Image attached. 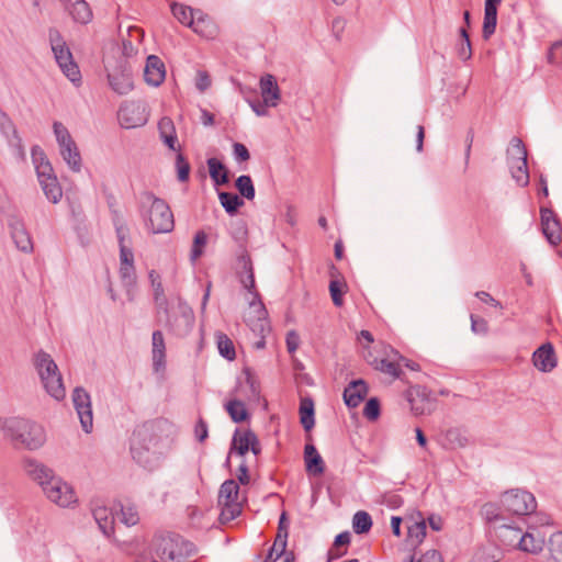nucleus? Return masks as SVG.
I'll use <instances>...</instances> for the list:
<instances>
[{"label": "nucleus", "mask_w": 562, "mask_h": 562, "mask_svg": "<svg viewBox=\"0 0 562 562\" xmlns=\"http://www.w3.org/2000/svg\"><path fill=\"white\" fill-rule=\"evenodd\" d=\"M548 61L562 67V41L553 43L548 52Z\"/></svg>", "instance_id": "53"}, {"label": "nucleus", "mask_w": 562, "mask_h": 562, "mask_svg": "<svg viewBox=\"0 0 562 562\" xmlns=\"http://www.w3.org/2000/svg\"><path fill=\"white\" fill-rule=\"evenodd\" d=\"M95 522L102 533L110 538L114 533V517L112 512L104 506H100L92 512Z\"/></svg>", "instance_id": "31"}, {"label": "nucleus", "mask_w": 562, "mask_h": 562, "mask_svg": "<svg viewBox=\"0 0 562 562\" xmlns=\"http://www.w3.org/2000/svg\"><path fill=\"white\" fill-rule=\"evenodd\" d=\"M23 470L42 490L56 476L50 468L33 458L23 460Z\"/></svg>", "instance_id": "18"}, {"label": "nucleus", "mask_w": 562, "mask_h": 562, "mask_svg": "<svg viewBox=\"0 0 562 562\" xmlns=\"http://www.w3.org/2000/svg\"><path fill=\"white\" fill-rule=\"evenodd\" d=\"M216 345L218 353L228 361L236 358V351L233 340L224 333H216Z\"/></svg>", "instance_id": "39"}, {"label": "nucleus", "mask_w": 562, "mask_h": 562, "mask_svg": "<svg viewBox=\"0 0 562 562\" xmlns=\"http://www.w3.org/2000/svg\"><path fill=\"white\" fill-rule=\"evenodd\" d=\"M155 443L153 436L145 429L135 431L131 442L133 459L149 471L158 468L160 462V454L153 449Z\"/></svg>", "instance_id": "6"}, {"label": "nucleus", "mask_w": 562, "mask_h": 562, "mask_svg": "<svg viewBox=\"0 0 562 562\" xmlns=\"http://www.w3.org/2000/svg\"><path fill=\"white\" fill-rule=\"evenodd\" d=\"M0 128L5 135L16 133L14 123L2 110L0 111Z\"/></svg>", "instance_id": "61"}, {"label": "nucleus", "mask_w": 562, "mask_h": 562, "mask_svg": "<svg viewBox=\"0 0 562 562\" xmlns=\"http://www.w3.org/2000/svg\"><path fill=\"white\" fill-rule=\"evenodd\" d=\"M259 86L261 97L266 105H270L272 108L277 106L280 101L281 94L274 76L268 74L261 77Z\"/></svg>", "instance_id": "25"}, {"label": "nucleus", "mask_w": 562, "mask_h": 562, "mask_svg": "<svg viewBox=\"0 0 562 562\" xmlns=\"http://www.w3.org/2000/svg\"><path fill=\"white\" fill-rule=\"evenodd\" d=\"M532 363L541 372H551L558 364L553 345L546 342L532 353Z\"/></svg>", "instance_id": "20"}, {"label": "nucleus", "mask_w": 562, "mask_h": 562, "mask_svg": "<svg viewBox=\"0 0 562 562\" xmlns=\"http://www.w3.org/2000/svg\"><path fill=\"white\" fill-rule=\"evenodd\" d=\"M238 262L241 266V270L238 272L239 280L243 286L254 296L250 302L251 306H258L261 314H266V308L260 300V295L256 290L254 267L248 254H243L238 257Z\"/></svg>", "instance_id": "15"}, {"label": "nucleus", "mask_w": 562, "mask_h": 562, "mask_svg": "<svg viewBox=\"0 0 562 562\" xmlns=\"http://www.w3.org/2000/svg\"><path fill=\"white\" fill-rule=\"evenodd\" d=\"M346 283L339 280H330L329 293L335 306L340 307L344 305V294L346 292Z\"/></svg>", "instance_id": "47"}, {"label": "nucleus", "mask_w": 562, "mask_h": 562, "mask_svg": "<svg viewBox=\"0 0 562 562\" xmlns=\"http://www.w3.org/2000/svg\"><path fill=\"white\" fill-rule=\"evenodd\" d=\"M471 329L474 334L477 335H485L488 331V324L487 322L479 316H475L474 314H471Z\"/></svg>", "instance_id": "59"}, {"label": "nucleus", "mask_w": 562, "mask_h": 562, "mask_svg": "<svg viewBox=\"0 0 562 562\" xmlns=\"http://www.w3.org/2000/svg\"><path fill=\"white\" fill-rule=\"evenodd\" d=\"M426 537V521L425 519H420L419 521H415L407 528V539L406 542L408 546L416 548L418 547Z\"/></svg>", "instance_id": "35"}, {"label": "nucleus", "mask_w": 562, "mask_h": 562, "mask_svg": "<svg viewBox=\"0 0 562 562\" xmlns=\"http://www.w3.org/2000/svg\"><path fill=\"white\" fill-rule=\"evenodd\" d=\"M207 244V235L204 231H198L193 238L191 247L190 259L196 261L204 252V248Z\"/></svg>", "instance_id": "46"}, {"label": "nucleus", "mask_w": 562, "mask_h": 562, "mask_svg": "<svg viewBox=\"0 0 562 562\" xmlns=\"http://www.w3.org/2000/svg\"><path fill=\"white\" fill-rule=\"evenodd\" d=\"M304 462L305 470L310 475L319 476L325 471L324 460L312 443H306L304 447Z\"/></svg>", "instance_id": "26"}, {"label": "nucleus", "mask_w": 562, "mask_h": 562, "mask_svg": "<svg viewBox=\"0 0 562 562\" xmlns=\"http://www.w3.org/2000/svg\"><path fill=\"white\" fill-rule=\"evenodd\" d=\"M376 369L385 374H389L393 379L400 378L402 373L400 363L390 359H381L378 361Z\"/></svg>", "instance_id": "48"}, {"label": "nucleus", "mask_w": 562, "mask_h": 562, "mask_svg": "<svg viewBox=\"0 0 562 562\" xmlns=\"http://www.w3.org/2000/svg\"><path fill=\"white\" fill-rule=\"evenodd\" d=\"M34 367L46 393L56 401H63L66 397V389L52 356L40 350L34 356Z\"/></svg>", "instance_id": "3"}, {"label": "nucleus", "mask_w": 562, "mask_h": 562, "mask_svg": "<svg viewBox=\"0 0 562 562\" xmlns=\"http://www.w3.org/2000/svg\"><path fill=\"white\" fill-rule=\"evenodd\" d=\"M207 167L210 177L216 186H224L228 183V171L226 167L217 158H209Z\"/></svg>", "instance_id": "34"}, {"label": "nucleus", "mask_w": 562, "mask_h": 562, "mask_svg": "<svg viewBox=\"0 0 562 562\" xmlns=\"http://www.w3.org/2000/svg\"><path fill=\"white\" fill-rule=\"evenodd\" d=\"M502 510V505L488 502L481 507L480 513L487 522H496L503 519Z\"/></svg>", "instance_id": "45"}, {"label": "nucleus", "mask_w": 562, "mask_h": 562, "mask_svg": "<svg viewBox=\"0 0 562 562\" xmlns=\"http://www.w3.org/2000/svg\"><path fill=\"white\" fill-rule=\"evenodd\" d=\"M140 211L145 226L150 233L166 234L173 231L175 220L169 205L153 192L142 193Z\"/></svg>", "instance_id": "2"}, {"label": "nucleus", "mask_w": 562, "mask_h": 562, "mask_svg": "<svg viewBox=\"0 0 562 562\" xmlns=\"http://www.w3.org/2000/svg\"><path fill=\"white\" fill-rule=\"evenodd\" d=\"M549 551L555 562H562V531H557L549 539Z\"/></svg>", "instance_id": "50"}, {"label": "nucleus", "mask_w": 562, "mask_h": 562, "mask_svg": "<svg viewBox=\"0 0 562 562\" xmlns=\"http://www.w3.org/2000/svg\"><path fill=\"white\" fill-rule=\"evenodd\" d=\"M194 435L198 441L203 442L209 436V427L206 422L200 417L194 427Z\"/></svg>", "instance_id": "60"}, {"label": "nucleus", "mask_w": 562, "mask_h": 562, "mask_svg": "<svg viewBox=\"0 0 562 562\" xmlns=\"http://www.w3.org/2000/svg\"><path fill=\"white\" fill-rule=\"evenodd\" d=\"M171 12L181 24L192 27V30L201 36L211 38L216 33V27L213 22L203 16L201 12H194L190 7L172 3Z\"/></svg>", "instance_id": "8"}, {"label": "nucleus", "mask_w": 562, "mask_h": 562, "mask_svg": "<svg viewBox=\"0 0 562 562\" xmlns=\"http://www.w3.org/2000/svg\"><path fill=\"white\" fill-rule=\"evenodd\" d=\"M226 409L234 423H241L248 418L245 404L238 400L229 401L226 404Z\"/></svg>", "instance_id": "44"}, {"label": "nucleus", "mask_w": 562, "mask_h": 562, "mask_svg": "<svg viewBox=\"0 0 562 562\" xmlns=\"http://www.w3.org/2000/svg\"><path fill=\"white\" fill-rule=\"evenodd\" d=\"M265 315L259 312L257 322L249 325L251 330L259 335V338L254 342L256 349H263L266 347V334L270 331L269 322Z\"/></svg>", "instance_id": "38"}, {"label": "nucleus", "mask_w": 562, "mask_h": 562, "mask_svg": "<svg viewBox=\"0 0 562 562\" xmlns=\"http://www.w3.org/2000/svg\"><path fill=\"white\" fill-rule=\"evenodd\" d=\"M117 119L123 128L143 126L147 122L145 106L137 101H126L120 106Z\"/></svg>", "instance_id": "16"}, {"label": "nucleus", "mask_w": 562, "mask_h": 562, "mask_svg": "<svg viewBox=\"0 0 562 562\" xmlns=\"http://www.w3.org/2000/svg\"><path fill=\"white\" fill-rule=\"evenodd\" d=\"M510 172L517 184L526 187L529 183V172L526 159H513L510 161Z\"/></svg>", "instance_id": "37"}, {"label": "nucleus", "mask_w": 562, "mask_h": 562, "mask_svg": "<svg viewBox=\"0 0 562 562\" xmlns=\"http://www.w3.org/2000/svg\"><path fill=\"white\" fill-rule=\"evenodd\" d=\"M239 494V485L233 480H226L220 487V503L224 505L221 516L227 520H233L240 515V505L237 502Z\"/></svg>", "instance_id": "11"}, {"label": "nucleus", "mask_w": 562, "mask_h": 562, "mask_svg": "<svg viewBox=\"0 0 562 562\" xmlns=\"http://www.w3.org/2000/svg\"><path fill=\"white\" fill-rule=\"evenodd\" d=\"M74 407L79 417L82 429L89 434L93 427V414L90 394L81 386H77L71 395Z\"/></svg>", "instance_id": "14"}, {"label": "nucleus", "mask_w": 562, "mask_h": 562, "mask_svg": "<svg viewBox=\"0 0 562 562\" xmlns=\"http://www.w3.org/2000/svg\"><path fill=\"white\" fill-rule=\"evenodd\" d=\"M363 415L369 420H375L380 416V402L378 398H370L363 408Z\"/></svg>", "instance_id": "54"}, {"label": "nucleus", "mask_w": 562, "mask_h": 562, "mask_svg": "<svg viewBox=\"0 0 562 562\" xmlns=\"http://www.w3.org/2000/svg\"><path fill=\"white\" fill-rule=\"evenodd\" d=\"M300 422L306 431L315 425L314 403L310 397L303 398L300 403Z\"/></svg>", "instance_id": "36"}, {"label": "nucleus", "mask_w": 562, "mask_h": 562, "mask_svg": "<svg viewBox=\"0 0 562 562\" xmlns=\"http://www.w3.org/2000/svg\"><path fill=\"white\" fill-rule=\"evenodd\" d=\"M119 274L122 284L127 289V291L135 289L137 284V276L134 266V254L132 249H122V254H120Z\"/></svg>", "instance_id": "19"}, {"label": "nucleus", "mask_w": 562, "mask_h": 562, "mask_svg": "<svg viewBox=\"0 0 562 562\" xmlns=\"http://www.w3.org/2000/svg\"><path fill=\"white\" fill-rule=\"evenodd\" d=\"M372 524L370 514L364 510L357 512L352 517V529L357 535L370 531Z\"/></svg>", "instance_id": "42"}, {"label": "nucleus", "mask_w": 562, "mask_h": 562, "mask_svg": "<svg viewBox=\"0 0 562 562\" xmlns=\"http://www.w3.org/2000/svg\"><path fill=\"white\" fill-rule=\"evenodd\" d=\"M233 154L237 161H247L250 158L247 147L241 143L233 144Z\"/></svg>", "instance_id": "62"}, {"label": "nucleus", "mask_w": 562, "mask_h": 562, "mask_svg": "<svg viewBox=\"0 0 562 562\" xmlns=\"http://www.w3.org/2000/svg\"><path fill=\"white\" fill-rule=\"evenodd\" d=\"M368 393L367 383L359 379L350 382L344 390L345 404L350 408H356L364 400Z\"/></svg>", "instance_id": "24"}, {"label": "nucleus", "mask_w": 562, "mask_h": 562, "mask_svg": "<svg viewBox=\"0 0 562 562\" xmlns=\"http://www.w3.org/2000/svg\"><path fill=\"white\" fill-rule=\"evenodd\" d=\"M501 504L504 512L518 516L529 515L537 507L535 496L530 492L519 488L505 492L502 495Z\"/></svg>", "instance_id": "10"}, {"label": "nucleus", "mask_w": 562, "mask_h": 562, "mask_svg": "<svg viewBox=\"0 0 562 562\" xmlns=\"http://www.w3.org/2000/svg\"><path fill=\"white\" fill-rule=\"evenodd\" d=\"M195 86L201 92L210 88L211 78L206 71H198Z\"/></svg>", "instance_id": "64"}, {"label": "nucleus", "mask_w": 562, "mask_h": 562, "mask_svg": "<svg viewBox=\"0 0 562 562\" xmlns=\"http://www.w3.org/2000/svg\"><path fill=\"white\" fill-rule=\"evenodd\" d=\"M405 398L416 416L430 414L435 407L430 391L422 385L409 386L405 392Z\"/></svg>", "instance_id": "12"}, {"label": "nucleus", "mask_w": 562, "mask_h": 562, "mask_svg": "<svg viewBox=\"0 0 562 562\" xmlns=\"http://www.w3.org/2000/svg\"><path fill=\"white\" fill-rule=\"evenodd\" d=\"M43 492L52 503L60 507H68L77 502L74 488L58 476H55Z\"/></svg>", "instance_id": "13"}, {"label": "nucleus", "mask_w": 562, "mask_h": 562, "mask_svg": "<svg viewBox=\"0 0 562 562\" xmlns=\"http://www.w3.org/2000/svg\"><path fill=\"white\" fill-rule=\"evenodd\" d=\"M31 156L46 199L54 204L58 203L63 198V189L44 150L40 146H33Z\"/></svg>", "instance_id": "4"}, {"label": "nucleus", "mask_w": 562, "mask_h": 562, "mask_svg": "<svg viewBox=\"0 0 562 562\" xmlns=\"http://www.w3.org/2000/svg\"><path fill=\"white\" fill-rule=\"evenodd\" d=\"M510 150L514 156L513 159H526L527 150L522 140L518 137H513L510 140Z\"/></svg>", "instance_id": "58"}, {"label": "nucleus", "mask_w": 562, "mask_h": 562, "mask_svg": "<svg viewBox=\"0 0 562 562\" xmlns=\"http://www.w3.org/2000/svg\"><path fill=\"white\" fill-rule=\"evenodd\" d=\"M158 131L160 138L169 135H177L176 127L170 117L164 116L158 122Z\"/></svg>", "instance_id": "56"}, {"label": "nucleus", "mask_w": 562, "mask_h": 562, "mask_svg": "<svg viewBox=\"0 0 562 562\" xmlns=\"http://www.w3.org/2000/svg\"><path fill=\"white\" fill-rule=\"evenodd\" d=\"M235 187L243 198L247 200L255 199L256 190L250 176H239L235 181Z\"/></svg>", "instance_id": "43"}, {"label": "nucleus", "mask_w": 562, "mask_h": 562, "mask_svg": "<svg viewBox=\"0 0 562 562\" xmlns=\"http://www.w3.org/2000/svg\"><path fill=\"white\" fill-rule=\"evenodd\" d=\"M289 526L286 513L282 512L278 524L277 544L281 543L283 548H286L288 544Z\"/></svg>", "instance_id": "51"}, {"label": "nucleus", "mask_w": 562, "mask_h": 562, "mask_svg": "<svg viewBox=\"0 0 562 562\" xmlns=\"http://www.w3.org/2000/svg\"><path fill=\"white\" fill-rule=\"evenodd\" d=\"M121 514H122V522L128 527L135 526L139 520L137 510L132 506L122 507Z\"/></svg>", "instance_id": "55"}, {"label": "nucleus", "mask_w": 562, "mask_h": 562, "mask_svg": "<svg viewBox=\"0 0 562 562\" xmlns=\"http://www.w3.org/2000/svg\"><path fill=\"white\" fill-rule=\"evenodd\" d=\"M176 168L178 180L181 182L188 181L190 175V164L181 153L177 154Z\"/></svg>", "instance_id": "52"}, {"label": "nucleus", "mask_w": 562, "mask_h": 562, "mask_svg": "<svg viewBox=\"0 0 562 562\" xmlns=\"http://www.w3.org/2000/svg\"><path fill=\"white\" fill-rule=\"evenodd\" d=\"M48 40L50 44L52 52L54 54V58L61 70V72L75 85H81V72L79 66L74 59L72 53L67 45L65 38L61 33L52 27L48 31Z\"/></svg>", "instance_id": "5"}, {"label": "nucleus", "mask_w": 562, "mask_h": 562, "mask_svg": "<svg viewBox=\"0 0 562 562\" xmlns=\"http://www.w3.org/2000/svg\"><path fill=\"white\" fill-rule=\"evenodd\" d=\"M148 278L154 290V303L157 310L168 313L169 304L165 295L160 274L155 270H150L148 273Z\"/></svg>", "instance_id": "30"}, {"label": "nucleus", "mask_w": 562, "mask_h": 562, "mask_svg": "<svg viewBox=\"0 0 562 562\" xmlns=\"http://www.w3.org/2000/svg\"><path fill=\"white\" fill-rule=\"evenodd\" d=\"M285 344H286V349L290 353L295 352L300 345L299 334L295 330H290L286 334Z\"/></svg>", "instance_id": "63"}, {"label": "nucleus", "mask_w": 562, "mask_h": 562, "mask_svg": "<svg viewBox=\"0 0 562 562\" xmlns=\"http://www.w3.org/2000/svg\"><path fill=\"white\" fill-rule=\"evenodd\" d=\"M0 430L13 442L29 450H36L46 441L44 428L35 422L22 417L0 418Z\"/></svg>", "instance_id": "1"}, {"label": "nucleus", "mask_w": 562, "mask_h": 562, "mask_svg": "<svg viewBox=\"0 0 562 562\" xmlns=\"http://www.w3.org/2000/svg\"><path fill=\"white\" fill-rule=\"evenodd\" d=\"M497 25V8H491L484 5V19L482 27V36L484 40H488L496 30Z\"/></svg>", "instance_id": "40"}, {"label": "nucleus", "mask_w": 562, "mask_h": 562, "mask_svg": "<svg viewBox=\"0 0 562 562\" xmlns=\"http://www.w3.org/2000/svg\"><path fill=\"white\" fill-rule=\"evenodd\" d=\"M155 551L161 562H188L194 552V546L180 536L169 535L159 538Z\"/></svg>", "instance_id": "7"}, {"label": "nucleus", "mask_w": 562, "mask_h": 562, "mask_svg": "<svg viewBox=\"0 0 562 562\" xmlns=\"http://www.w3.org/2000/svg\"><path fill=\"white\" fill-rule=\"evenodd\" d=\"M66 8L77 23L88 24L92 20V11L85 0H66Z\"/></svg>", "instance_id": "29"}, {"label": "nucleus", "mask_w": 562, "mask_h": 562, "mask_svg": "<svg viewBox=\"0 0 562 562\" xmlns=\"http://www.w3.org/2000/svg\"><path fill=\"white\" fill-rule=\"evenodd\" d=\"M115 233L119 241L120 254H122V249H132L126 244L130 234L127 226L123 224H115Z\"/></svg>", "instance_id": "57"}, {"label": "nucleus", "mask_w": 562, "mask_h": 562, "mask_svg": "<svg viewBox=\"0 0 562 562\" xmlns=\"http://www.w3.org/2000/svg\"><path fill=\"white\" fill-rule=\"evenodd\" d=\"M540 218L542 233L547 240L553 246L560 244L562 240V227L554 212L549 207L541 206Z\"/></svg>", "instance_id": "17"}, {"label": "nucleus", "mask_w": 562, "mask_h": 562, "mask_svg": "<svg viewBox=\"0 0 562 562\" xmlns=\"http://www.w3.org/2000/svg\"><path fill=\"white\" fill-rule=\"evenodd\" d=\"M9 227L16 248L25 254L32 252L33 241L24 223L16 217H12L9 222Z\"/></svg>", "instance_id": "21"}, {"label": "nucleus", "mask_w": 562, "mask_h": 562, "mask_svg": "<svg viewBox=\"0 0 562 562\" xmlns=\"http://www.w3.org/2000/svg\"><path fill=\"white\" fill-rule=\"evenodd\" d=\"M108 80L110 87L119 94H127L133 89V79L126 69H116L109 72Z\"/></svg>", "instance_id": "27"}, {"label": "nucleus", "mask_w": 562, "mask_h": 562, "mask_svg": "<svg viewBox=\"0 0 562 562\" xmlns=\"http://www.w3.org/2000/svg\"><path fill=\"white\" fill-rule=\"evenodd\" d=\"M218 199L222 206L229 215L237 213L238 209L244 205L243 199L232 192H220Z\"/></svg>", "instance_id": "41"}, {"label": "nucleus", "mask_w": 562, "mask_h": 562, "mask_svg": "<svg viewBox=\"0 0 562 562\" xmlns=\"http://www.w3.org/2000/svg\"><path fill=\"white\" fill-rule=\"evenodd\" d=\"M468 442L465 432L460 428L448 429L441 438V446L448 450L464 448Z\"/></svg>", "instance_id": "32"}, {"label": "nucleus", "mask_w": 562, "mask_h": 562, "mask_svg": "<svg viewBox=\"0 0 562 562\" xmlns=\"http://www.w3.org/2000/svg\"><path fill=\"white\" fill-rule=\"evenodd\" d=\"M251 440H255V432L251 430H246L244 432L236 430L232 440L229 454H232L233 451H236L239 456H245L249 451Z\"/></svg>", "instance_id": "33"}, {"label": "nucleus", "mask_w": 562, "mask_h": 562, "mask_svg": "<svg viewBox=\"0 0 562 562\" xmlns=\"http://www.w3.org/2000/svg\"><path fill=\"white\" fill-rule=\"evenodd\" d=\"M54 135L59 146V153L74 172H79L82 166V159L77 144L72 139L68 128L61 122H54Z\"/></svg>", "instance_id": "9"}, {"label": "nucleus", "mask_w": 562, "mask_h": 562, "mask_svg": "<svg viewBox=\"0 0 562 562\" xmlns=\"http://www.w3.org/2000/svg\"><path fill=\"white\" fill-rule=\"evenodd\" d=\"M151 356L155 371H159L166 366V344L164 334L155 330L151 336Z\"/></svg>", "instance_id": "28"}, {"label": "nucleus", "mask_w": 562, "mask_h": 562, "mask_svg": "<svg viewBox=\"0 0 562 562\" xmlns=\"http://www.w3.org/2000/svg\"><path fill=\"white\" fill-rule=\"evenodd\" d=\"M461 43L457 49L458 56L462 60H469L472 57V47L469 33L464 27L460 29Z\"/></svg>", "instance_id": "49"}, {"label": "nucleus", "mask_w": 562, "mask_h": 562, "mask_svg": "<svg viewBox=\"0 0 562 562\" xmlns=\"http://www.w3.org/2000/svg\"><path fill=\"white\" fill-rule=\"evenodd\" d=\"M507 530L513 533V538L518 540V548L519 550L532 554L539 553L544 544L543 539L536 538L532 533L526 532L521 533V530L519 528H510L508 527Z\"/></svg>", "instance_id": "23"}, {"label": "nucleus", "mask_w": 562, "mask_h": 562, "mask_svg": "<svg viewBox=\"0 0 562 562\" xmlns=\"http://www.w3.org/2000/svg\"><path fill=\"white\" fill-rule=\"evenodd\" d=\"M165 77L166 68L162 60L156 55L148 56L144 69L145 81L153 87H158L164 82Z\"/></svg>", "instance_id": "22"}]
</instances>
